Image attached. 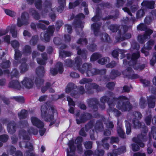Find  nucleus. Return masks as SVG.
Here are the masks:
<instances>
[{
    "label": "nucleus",
    "mask_w": 156,
    "mask_h": 156,
    "mask_svg": "<svg viewBox=\"0 0 156 156\" xmlns=\"http://www.w3.org/2000/svg\"><path fill=\"white\" fill-rule=\"evenodd\" d=\"M39 131L40 134L41 136L44 135L46 129L44 127H30L27 133L24 129H22L20 131L19 133V137L22 138L23 141L19 143V145L20 147H24L25 148L29 149V151H26L25 154V156H35L34 154L32 151L33 147L32 145L30 142H27L30 139L29 135H31L32 134L36 135L38 134Z\"/></svg>",
    "instance_id": "f257e3e1"
},
{
    "label": "nucleus",
    "mask_w": 156,
    "mask_h": 156,
    "mask_svg": "<svg viewBox=\"0 0 156 156\" xmlns=\"http://www.w3.org/2000/svg\"><path fill=\"white\" fill-rule=\"evenodd\" d=\"M75 65L76 66L75 69H78L82 73H83L86 72L87 76H90L94 75H96L99 73V70L94 69H90L91 67V65L88 63H84L82 66V68H80V64L82 63V60L80 57L78 56L75 58Z\"/></svg>",
    "instance_id": "f03ea898"
},
{
    "label": "nucleus",
    "mask_w": 156,
    "mask_h": 156,
    "mask_svg": "<svg viewBox=\"0 0 156 156\" xmlns=\"http://www.w3.org/2000/svg\"><path fill=\"white\" fill-rule=\"evenodd\" d=\"M48 107L49 108V106L47 104L42 105L41 108V117L44 119L46 121H50L53 119L54 116L56 117L57 116V111L53 107L51 106L50 107L51 110L53 115L51 114V112H48L47 114Z\"/></svg>",
    "instance_id": "7ed1b4c3"
},
{
    "label": "nucleus",
    "mask_w": 156,
    "mask_h": 156,
    "mask_svg": "<svg viewBox=\"0 0 156 156\" xmlns=\"http://www.w3.org/2000/svg\"><path fill=\"white\" fill-rule=\"evenodd\" d=\"M139 56L140 53L138 51L133 53L132 55L128 54L127 55V59L130 60L128 63L129 65L133 66L135 69L137 70H141L144 67V65L140 66L139 64L136 63L137 60Z\"/></svg>",
    "instance_id": "20e7f679"
},
{
    "label": "nucleus",
    "mask_w": 156,
    "mask_h": 156,
    "mask_svg": "<svg viewBox=\"0 0 156 156\" xmlns=\"http://www.w3.org/2000/svg\"><path fill=\"white\" fill-rule=\"evenodd\" d=\"M101 24L94 23L91 25V29L93 30L94 35L96 36H100V38L104 41H108L109 39L108 35L106 33H103L101 34L100 30Z\"/></svg>",
    "instance_id": "39448f33"
},
{
    "label": "nucleus",
    "mask_w": 156,
    "mask_h": 156,
    "mask_svg": "<svg viewBox=\"0 0 156 156\" xmlns=\"http://www.w3.org/2000/svg\"><path fill=\"white\" fill-rule=\"evenodd\" d=\"M139 30H145V34L143 35H139L138 37V41L142 43L145 41V40L150 38V35L153 33V31L149 29H147L146 26L143 24H140L137 27Z\"/></svg>",
    "instance_id": "423d86ee"
},
{
    "label": "nucleus",
    "mask_w": 156,
    "mask_h": 156,
    "mask_svg": "<svg viewBox=\"0 0 156 156\" xmlns=\"http://www.w3.org/2000/svg\"><path fill=\"white\" fill-rule=\"evenodd\" d=\"M127 100V98L125 96H120L118 99L117 105V108L124 111L130 110L132 106L128 101H126Z\"/></svg>",
    "instance_id": "0eeeda50"
},
{
    "label": "nucleus",
    "mask_w": 156,
    "mask_h": 156,
    "mask_svg": "<svg viewBox=\"0 0 156 156\" xmlns=\"http://www.w3.org/2000/svg\"><path fill=\"white\" fill-rule=\"evenodd\" d=\"M44 71L43 66H40L37 69L36 73L37 77L35 80V83L37 87L43 83L44 80L42 78L44 76Z\"/></svg>",
    "instance_id": "6e6552de"
},
{
    "label": "nucleus",
    "mask_w": 156,
    "mask_h": 156,
    "mask_svg": "<svg viewBox=\"0 0 156 156\" xmlns=\"http://www.w3.org/2000/svg\"><path fill=\"white\" fill-rule=\"evenodd\" d=\"M45 7L44 10L42 11V16L43 17H45L47 15L48 13L50 12L49 14L52 20H54L55 18V15L54 13L51 14L52 12H55L54 10L51 9V4L50 1H47L45 4Z\"/></svg>",
    "instance_id": "1a4fd4ad"
},
{
    "label": "nucleus",
    "mask_w": 156,
    "mask_h": 156,
    "mask_svg": "<svg viewBox=\"0 0 156 156\" xmlns=\"http://www.w3.org/2000/svg\"><path fill=\"white\" fill-rule=\"evenodd\" d=\"M143 130L144 132H143L144 134L138 135L137 138H133V141L135 143L139 145L142 147H143L144 146V144L142 142L146 140V133L147 132V130L146 129V127H143Z\"/></svg>",
    "instance_id": "9d476101"
},
{
    "label": "nucleus",
    "mask_w": 156,
    "mask_h": 156,
    "mask_svg": "<svg viewBox=\"0 0 156 156\" xmlns=\"http://www.w3.org/2000/svg\"><path fill=\"white\" fill-rule=\"evenodd\" d=\"M29 15L27 13H22L20 17H19L17 20V25L19 27L25 25L29 23Z\"/></svg>",
    "instance_id": "9b49d317"
},
{
    "label": "nucleus",
    "mask_w": 156,
    "mask_h": 156,
    "mask_svg": "<svg viewBox=\"0 0 156 156\" xmlns=\"http://www.w3.org/2000/svg\"><path fill=\"white\" fill-rule=\"evenodd\" d=\"M54 30V27L53 26H49L46 33H41V39L44 40L46 42L49 41L50 39V37L52 35Z\"/></svg>",
    "instance_id": "f8f14e48"
},
{
    "label": "nucleus",
    "mask_w": 156,
    "mask_h": 156,
    "mask_svg": "<svg viewBox=\"0 0 156 156\" xmlns=\"http://www.w3.org/2000/svg\"><path fill=\"white\" fill-rule=\"evenodd\" d=\"M132 2L131 1H129L126 5L127 7H126L122 8L123 10L125 12H127L130 16H132V15L130 12H135L138 8V5H132Z\"/></svg>",
    "instance_id": "ddd939ff"
},
{
    "label": "nucleus",
    "mask_w": 156,
    "mask_h": 156,
    "mask_svg": "<svg viewBox=\"0 0 156 156\" xmlns=\"http://www.w3.org/2000/svg\"><path fill=\"white\" fill-rule=\"evenodd\" d=\"M92 80L91 79L83 78L80 81V83L81 84L86 83L85 85V88L87 90L91 89V88H97L98 86L94 83H89V82H91Z\"/></svg>",
    "instance_id": "4468645a"
},
{
    "label": "nucleus",
    "mask_w": 156,
    "mask_h": 156,
    "mask_svg": "<svg viewBox=\"0 0 156 156\" xmlns=\"http://www.w3.org/2000/svg\"><path fill=\"white\" fill-rule=\"evenodd\" d=\"M68 146L69 149L68 148L67 149V156H73L75 153L76 147L73 140L69 141Z\"/></svg>",
    "instance_id": "2eb2a0df"
},
{
    "label": "nucleus",
    "mask_w": 156,
    "mask_h": 156,
    "mask_svg": "<svg viewBox=\"0 0 156 156\" xmlns=\"http://www.w3.org/2000/svg\"><path fill=\"white\" fill-rule=\"evenodd\" d=\"M56 67V69H58V70L55 68H51L50 69V73L53 75H56L58 72L61 73L63 71V65L61 62H58Z\"/></svg>",
    "instance_id": "dca6fc26"
},
{
    "label": "nucleus",
    "mask_w": 156,
    "mask_h": 156,
    "mask_svg": "<svg viewBox=\"0 0 156 156\" xmlns=\"http://www.w3.org/2000/svg\"><path fill=\"white\" fill-rule=\"evenodd\" d=\"M85 16L82 13L78 14L76 16L77 20L76 22L74 23L75 24L76 27L77 28L80 29L81 30L83 28V23L81 22V20L84 18Z\"/></svg>",
    "instance_id": "f3484780"
},
{
    "label": "nucleus",
    "mask_w": 156,
    "mask_h": 156,
    "mask_svg": "<svg viewBox=\"0 0 156 156\" xmlns=\"http://www.w3.org/2000/svg\"><path fill=\"white\" fill-rule=\"evenodd\" d=\"M21 83L22 84V87L30 88L33 87L34 83L31 79L25 77L21 82Z\"/></svg>",
    "instance_id": "a211bd4d"
},
{
    "label": "nucleus",
    "mask_w": 156,
    "mask_h": 156,
    "mask_svg": "<svg viewBox=\"0 0 156 156\" xmlns=\"http://www.w3.org/2000/svg\"><path fill=\"white\" fill-rule=\"evenodd\" d=\"M127 29L126 27H123L121 28V29L119 31L120 35L119 37L117 38L118 40L119 41H122L125 39H128L130 38L131 37V35L130 33H127L125 34V37L122 38L121 37V36H122V34L123 33H124L127 30Z\"/></svg>",
    "instance_id": "6ab92c4d"
},
{
    "label": "nucleus",
    "mask_w": 156,
    "mask_h": 156,
    "mask_svg": "<svg viewBox=\"0 0 156 156\" xmlns=\"http://www.w3.org/2000/svg\"><path fill=\"white\" fill-rule=\"evenodd\" d=\"M91 117V115L89 113H84L81 114L79 116V119H76L77 123L78 124H80V123L84 122Z\"/></svg>",
    "instance_id": "aec40b11"
},
{
    "label": "nucleus",
    "mask_w": 156,
    "mask_h": 156,
    "mask_svg": "<svg viewBox=\"0 0 156 156\" xmlns=\"http://www.w3.org/2000/svg\"><path fill=\"white\" fill-rule=\"evenodd\" d=\"M32 124L36 127H44V123L37 117L32 116L30 118Z\"/></svg>",
    "instance_id": "412c9836"
},
{
    "label": "nucleus",
    "mask_w": 156,
    "mask_h": 156,
    "mask_svg": "<svg viewBox=\"0 0 156 156\" xmlns=\"http://www.w3.org/2000/svg\"><path fill=\"white\" fill-rule=\"evenodd\" d=\"M141 5L143 6L152 9L154 7L155 2L154 1H144L142 3Z\"/></svg>",
    "instance_id": "4be33fe9"
},
{
    "label": "nucleus",
    "mask_w": 156,
    "mask_h": 156,
    "mask_svg": "<svg viewBox=\"0 0 156 156\" xmlns=\"http://www.w3.org/2000/svg\"><path fill=\"white\" fill-rule=\"evenodd\" d=\"M9 86L10 87L17 89H20L21 87L20 83L17 80H13L10 81Z\"/></svg>",
    "instance_id": "5701e85b"
},
{
    "label": "nucleus",
    "mask_w": 156,
    "mask_h": 156,
    "mask_svg": "<svg viewBox=\"0 0 156 156\" xmlns=\"http://www.w3.org/2000/svg\"><path fill=\"white\" fill-rule=\"evenodd\" d=\"M83 140L82 138L80 136L78 137L75 140V144H77V148L79 152L82 151L83 149L81 147V143Z\"/></svg>",
    "instance_id": "b1692460"
},
{
    "label": "nucleus",
    "mask_w": 156,
    "mask_h": 156,
    "mask_svg": "<svg viewBox=\"0 0 156 156\" xmlns=\"http://www.w3.org/2000/svg\"><path fill=\"white\" fill-rule=\"evenodd\" d=\"M49 24V22L48 21L40 20L39 21V23L37 24V27L44 30L46 27L45 25H48Z\"/></svg>",
    "instance_id": "393cba45"
},
{
    "label": "nucleus",
    "mask_w": 156,
    "mask_h": 156,
    "mask_svg": "<svg viewBox=\"0 0 156 156\" xmlns=\"http://www.w3.org/2000/svg\"><path fill=\"white\" fill-rule=\"evenodd\" d=\"M34 0H27V2L29 4H32L34 2ZM35 5L38 9L41 8L42 6L41 0H35Z\"/></svg>",
    "instance_id": "a878e982"
},
{
    "label": "nucleus",
    "mask_w": 156,
    "mask_h": 156,
    "mask_svg": "<svg viewBox=\"0 0 156 156\" xmlns=\"http://www.w3.org/2000/svg\"><path fill=\"white\" fill-rule=\"evenodd\" d=\"M26 60L25 59H23V58L21 61L20 62V63H21V66L20 68V72L21 73H23L26 71L28 69V67L27 65L25 63V62Z\"/></svg>",
    "instance_id": "bb28decb"
},
{
    "label": "nucleus",
    "mask_w": 156,
    "mask_h": 156,
    "mask_svg": "<svg viewBox=\"0 0 156 156\" xmlns=\"http://www.w3.org/2000/svg\"><path fill=\"white\" fill-rule=\"evenodd\" d=\"M102 5H103V7L106 6L105 4L100 5V6H98V8L97 9L96 11V14L95 16L92 18V20L93 21H97L100 20L101 18L99 17L100 13H99V9L100 7L102 6Z\"/></svg>",
    "instance_id": "cd10ccee"
},
{
    "label": "nucleus",
    "mask_w": 156,
    "mask_h": 156,
    "mask_svg": "<svg viewBox=\"0 0 156 156\" xmlns=\"http://www.w3.org/2000/svg\"><path fill=\"white\" fill-rule=\"evenodd\" d=\"M148 106L150 108H153L155 106V98L153 96H151L147 98Z\"/></svg>",
    "instance_id": "c85d7f7f"
},
{
    "label": "nucleus",
    "mask_w": 156,
    "mask_h": 156,
    "mask_svg": "<svg viewBox=\"0 0 156 156\" xmlns=\"http://www.w3.org/2000/svg\"><path fill=\"white\" fill-rule=\"evenodd\" d=\"M58 2L59 6L57 9V10L58 12H61L66 5V0H58Z\"/></svg>",
    "instance_id": "c756f323"
},
{
    "label": "nucleus",
    "mask_w": 156,
    "mask_h": 156,
    "mask_svg": "<svg viewBox=\"0 0 156 156\" xmlns=\"http://www.w3.org/2000/svg\"><path fill=\"white\" fill-rule=\"evenodd\" d=\"M15 60L14 61V64L16 66V62L20 58L21 56L22 55V54L21 53L20 51L18 49L15 50Z\"/></svg>",
    "instance_id": "7c9ffc66"
},
{
    "label": "nucleus",
    "mask_w": 156,
    "mask_h": 156,
    "mask_svg": "<svg viewBox=\"0 0 156 156\" xmlns=\"http://www.w3.org/2000/svg\"><path fill=\"white\" fill-rule=\"evenodd\" d=\"M42 59L39 58L37 59V62L40 64L44 65L46 63V61L47 60V55L46 53H43L41 54Z\"/></svg>",
    "instance_id": "2f4dec72"
},
{
    "label": "nucleus",
    "mask_w": 156,
    "mask_h": 156,
    "mask_svg": "<svg viewBox=\"0 0 156 156\" xmlns=\"http://www.w3.org/2000/svg\"><path fill=\"white\" fill-rule=\"evenodd\" d=\"M51 84L49 82L47 83L45 87H44L42 88L41 91L42 92H44L47 90L48 89L49 91L51 93L54 92V90L52 88H51Z\"/></svg>",
    "instance_id": "473e14b6"
},
{
    "label": "nucleus",
    "mask_w": 156,
    "mask_h": 156,
    "mask_svg": "<svg viewBox=\"0 0 156 156\" xmlns=\"http://www.w3.org/2000/svg\"><path fill=\"white\" fill-rule=\"evenodd\" d=\"M18 117L20 119H23L26 118L27 116V111L24 109L22 110L20 112L18 113Z\"/></svg>",
    "instance_id": "72a5a7b5"
},
{
    "label": "nucleus",
    "mask_w": 156,
    "mask_h": 156,
    "mask_svg": "<svg viewBox=\"0 0 156 156\" xmlns=\"http://www.w3.org/2000/svg\"><path fill=\"white\" fill-rule=\"evenodd\" d=\"M84 35L83 33H82L81 34V37L77 41V43L83 45H86L87 43L86 39L84 38Z\"/></svg>",
    "instance_id": "f704fd0d"
},
{
    "label": "nucleus",
    "mask_w": 156,
    "mask_h": 156,
    "mask_svg": "<svg viewBox=\"0 0 156 156\" xmlns=\"http://www.w3.org/2000/svg\"><path fill=\"white\" fill-rule=\"evenodd\" d=\"M75 87L74 84L73 83H70L67 85L66 89V92L69 93L73 90Z\"/></svg>",
    "instance_id": "c9c22d12"
},
{
    "label": "nucleus",
    "mask_w": 156,
    "mask_h": 156,
    "mask_svg": "<svg viewBox=\"0 0 156 156\" xmlns=\"http://www.w3.org/2000/svg\"><path fill=\"white\" fill-rule=\"evenodd\" d=\"M23 54L25 55H30L31 53V48L29 45H26L23 48Z\"/></svg>",
    "instance_id": "e433bc0d"
},
{
    "label": "nucleus",
    "mask_w": 156,
    "mask_h": 156,
    "mask_svg": "<svg viewBox=\"0 0 156 156\" xmlns=\"http://www.w3.org/2000/svg\"><path fill=\"white\" fill-rule=\"evenodd\" d=\"M117 131L118 134L120 137L122 138H125L126 137L125 133L122 127H117Z\"/></svg>",
    "instance_id": "4c0bfd02"
},
{
    "label": "nucleus",
    "mask_w": 156,
    "mask_h": 156,
    "mask_svg": "<svg viewBox=\"0 0 156 156\" xmlns=\"http://www.w3.org/2000/svg\"><path fill=\"white\" fill-rule=\"evenodd\" d=\"M126 19L127 20L125 22L127 25L129 26L133 24L135 22L137 21L136 19L134 17H132L129 20L128 19L127 17H126Z\"/></svg>",
    "instance_id": "58836bf2"
},
{
    "label": "nucleus",
    "mask_w": 156,
    "mask_h": 156,
    "mask_svg": "<svg viewBox=\"0 0 156 156\" xmlns=\"http://www.w3.org/2000/svg\"><path fill=\"white\" fill-rule=\"evenodd\" d=\"M77 50V54L79 55H81L83 58L85 59L86 57V51L85 50H83L81 51L80 49L78 47L75 48Z\"/></svg>",
    "instance_id": "ea45409f"
},
{
    "label": "nucleus",
    "mask_w": 156,
    "mask_h": 156,
    "mask_svg": "<svg viewBox=\"0 0 156 156\" xmlns=\"http://www.w3.org/2000/svg\"><path fill=\"white\" fill-rule=\"evenodd\" d=\"M10 32L13 37L16 38L17 37V33L15 26H12L11 27Z\"/></svg>",
    "instance_id": "a19ab883"
},
{
    "label": "nucleus",
    "mask_w": 156,
    "mask_h": 156,
    "mask_svg": "<svg viewBox=\"0 0 156 156\" xmlns=\"http://www.w3.org/2000/svg\"><path fill=\"white\" fill-rule=\"evenodd\" d=\"M109 58L108 57H105L99 59L98 61V62L100 64L104 65L106 64L109 62Z\"/></svg>",
    "instance_id": "79ce46f5"
},
{
    "label": "nucleus",
    "mask_w": 156,
    "mask_h": 156,
    "mask_svg": "<svg viewBox=\"0 0 156 156\" xmlns=\"http://www.w3.org/2000/svg\"><path fill=\"white\" fill-rule=\"evenodd\" d=\"M108 138V137H106L102 140L101 142L102 145L105 149H108L109 147V144L107 143V140Z\"/></svg>",
    "instance_id": "37998d69"
},
{
    "label": "nucleus",
    "mask_w": 156,
    "mask_h": 156,
    "mask_svg": "<svg viewBox=\"0 0 156 156\" xmlns=\"http://www.w3.org/2000/svg\"><path fill=\"white\" fill-rule=\"evenodd\" d=\"M145 12L143 9H141L138 10L136 13V17L139 19L143 17L144 14Z\"/></svg>",
    "instance_id": "c03bdc74"
},
{
    "label": "nucleus",
    "mask_w": 156,
    "mask_h": 156,
    "mask_svg": "<svg viewBox=\"0 0 156 156\" xmlns=\"http://www.w3.org/2000/svg\"><path fill=\"white\" fill-rule=\"evenodd\" d=\"M30 12L35 19L38 20L40 18V16L35 10L32 9L30 10Z\"/></svg>",
    "instance_id": "a18cd8bd"
},
{
    "label": "nucleus",
    "mask_w": 156,
    "mask_h": 156,
    "mask_svg": "<svg viewBox=\"0 0 156 156\" xmlns=\"http://www.w3.org/2000/svg\"><path fill=\"white\" fill-rule=\"evenodd\" d=\"M71 55V52L69 51H60L59 52V55L62 57L69 56Z\"/></svg>",
    "instance_id": "49530a36"
},
{
    "label": "nucleus",
    "mask_w": 156,
    "mask_h": 156,
    "mask_svg": "<svg viewBox=\"0 0 156 156\" xmlns=\"http://www.w3.org/2000/svg\"><path fill=\"white\" fill-rule=\"evenodd\" d=\"M101 56V55L98 53H94L92 55L90 58L91 61H94L97 59Z\"/></svg>",
    "instance_id": "de8ad7c7"
},
{
    "label": "nucleus",
    "mask_w": 156,
    "mask_h": 156,
    "mask_svg": "<svg viewBox=\"0 0 156 156\" xmlns=\"http://www.w3.org/2000/svg\"><path fill=\"white\" fill-rule=\"evenodd\" d=\"M2 123H7L8 126L10 127H15L16 126V124L13 121L10 122H9L7 121L5 119L2 121Z\"/></svg>",
    "instance_id": "09e8293b"
},
{
    "label": "nucleus",
    "mask_w": 156,
    "mask_h": 156,
    "mask_svg": "<svg viewBox=\"0 0 156 156\" xmlns=\"http://www.w3.org/2000/svg\"><path fill=\"white\" fill-rule=\"evenodd\" d=\"M10 43L12 47L14 48H18L20 46L19 42L16 40L11 41Z\"/></svg>",
    "instance_id": "8fccbe9b"
},
{
    "label": "nucleus",
    "mask_w": 156,
    "mask_h": 156,
    "mask_svg": "<svg viewBox=\"0 0 156 156\" xmlns=\"http://www.w3.org/2000/svg\"><path fill=\"white\" fill-rule=\"evenodd\" d=\"M89 105L91 106L92 104L95 106L96 105L98 104V101L96 99H92L91 100H89L88 101Z\"/></svg>",
    "instance_id": "3c124183"
},
{
    "label": "nucleus",
    "mask_w": 156,
    "mask_h": 156,
    "mask_svg": "<svg viewBox=\"0 0 156 156\" xmlns=\"http://www.w3.org/2000/svg\"><path fill=\"white\" fill-rule=\"evenodd\" d=\"M79 4V2L78 0L75 1L73 3H69V8L70 9H73L78 5Z\"/></svg>",
    "instance_id": "603ef678"
},
{
    "label": "nucleus",
    "mask_w": 156,
    "mask_h": 156,
    "mask_svg": "<svg viewBox=\"0 0 156 156\" xmlns=\"http://www.w3.org/2000/svg\"><path fill=\"white\" fill-rule=\"evenodd\" d=\"M118 27L117 25H112L109 27V28L112 32H115L117 31Z\"/></svg>",
    "instance_id": "864d4df0"
},
{
    "label": "nucleus",
    "mask_w": 156,
    "mask_h": 156,
    "mask_svg": "<svg viewBox=\"0 0 156 156\" xmlns=\"http://www.w3.org/2000/svg\"><path fill=\"white\" fill-rule=\"evenodd\" d=\"M1 65L3 68H7L10 66V62L9 61L6 60L5 62H3Z\"/></svg>",
    "instance_id": "5fc2aeb1"
},
{
    "label": "nucleus",
    "mask_w": 156,
    "mask_h": 156,
    "mask_svg": "<svg viewBox=\"0 0 156 156\" xmlns=\"http://www.w3.org/2000/svg\"><path fill=\"white\" fill-rule=\"evenodd\" d=\"M133 122L134 127H140L142 125V123L140 122L138 120H133Z\"/></svg>",
    "instance_id": "6e6d98bb"
},
{
    "label": "nucleus",
    "mask_w": 156,
    "mask_h": 156,
    "mask_svg": "<svg viewBox=\"0 0 156 156\" xmlns=\"http://www.w3.org/2000/svg\"><path fill=\"white\" fill-rule=\"evenodd\" d=\"M5 13L11 17H13L15 15V13L9 9H6L5 10Z\"/></svg>",
    "instance_id": "4d7b16f0"
},
{
    "label": "nucleus",
    "mask_w": 156,
    "mask_h": 156,
    "mask_svg": "<svg viewBox=\"0 0 156 156\" xmlns=\"http://www.w3.org/2000/svg\"><path fill=\"white\" fill-rule=\"evenodd\" d=\"M108 98L106 97H103L101 98L100 99L101 102L103 104V105L102 106H101V108L102 109L105 108V105L104 103L107 101Z\"/></svg>",
    "instance_id": "13d9d810"
},
{
    "label": "nucleus",
    "mask_w": 156,
    "mask_h": 156,
    "mask_svg": "<svg viewBox=\"0 0 156 156\" xmlns=\"http://www.w3.org/2000/svg\"><path fill=\"white\" fill-rule=\"evenodd\" d=\"M146 102L145 99L142 98H140V105L141 108H144L146 105Z\"/></svg>",
    "instance_id": "bf43d9fd"
},
{
    "label": "nucleus",
    "mask_w": 156,
    "mask_h": 156,
    "mask_svg": "<svg viewBox=\"0 0 156 156\" xmlns=\"http://www.w3.org/2000/svg\"><path fill=\"white\" fill-rule=\"evenodd\" d=\"M154 41L152 40L149 41L147 43V46L146 47V49L147 50L151 49V46L154 45Z\"/></svg>",
    "instance_id": "052dcab7"
},
{
    "label": "nucleus",
    "mask_w": 156,
    "mask_h": 156,
    "mask_svg": "<svg viewBox=\"0 0 156 156\" xmlns=\"http://www.w3.org/2000/svg\"><path fill=\"white\" fill-rule=\"evenodd\" d=\"M8 139V136L7 135H3L0 136V141L3 142H6Z\"/></svg>",
    "instance_id": "680f3d73"
},
{
    "label": "nucleus",
    "mask_w": 156,
    "mask_h": 156,
    "mask_svg": "<svg viewBox=\"0 0 156 156\" xmlns=\"http://www.w3.org/2000/svg\"><path fill=\"white\" fill-rule=\"evenodd\" d=\"M131 148L132 150L134 151H137L140 148L138 145L135 144H133L131 145Z\"/></svg>",
    "instance_id": "e2e57ef3"
},
{
    "label": "nucleus",
    "mask_w": 156,
    "mask_h": 156,
    "mask_svg": "<svg viewBox=\"0 0 156 156\" xmlns=\"http://www.w3.org/2000/svg\"><path fill=\"white\" fill-rule=\"evenodd\" d=\"M38 39L37 36H35L33 37L30 41L31 44L34 45L36 44L37 42Z\"/></svg>",
    "instance_id": "0e129e2a"
},
{
    "label": "nucleus",
    "mask_w": 156,
    "mask_h": 156,
    "mask_svg": "<svg viewBox=\"0 0 156 156\" xmlns=\"http://www.w3.org/2000/svg\"><path fill=\"white\" fill-rule=\"evenodd\" d=\"M19 75L18 72L16 69H14L11 73V76L12 77H16L18 76Z\"/></svg>",
    "instance_id": "69168bd1"
},
{
    "label": "nucleus",
    "mask_w": 156,
    "mask_h": 156,
    "mask_svg": "<svg viewBox=\"0 0 156 156\" xmlns=\"http://www.w3.org/2000/svg\"><path fill=\"white\" fill-rule=\"evenodd\" d=\"M156 62V53L154 54L152 59L151 60L150 63L152 66L154 65Z\"/></svg>",
    "instance_id": "338daca9"
},
{
    "label": "nucleus",
    "mask_w": 156,
    "mask_h": 156,
    "mask_svg": "<svg viewBox=\"0 0 156 156\" xmlns=\"http://www.w3.org/2000/svg\"><path fill=\"white\" fill-rule=\"evenodd\" d=\"M151 133L154 139L156 140V127H152Z\"/></svg>",
    "instance_id": "774afa93"
}]
</instances>
